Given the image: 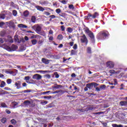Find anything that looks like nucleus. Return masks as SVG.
<instances>
[{
  "label": "nucleus",
  "instance_id": "obj_1",
  "mask_svg": "<svg viewBox=\"0 0 127 127\" xmlns=\"http://www.w3.org/2000/svg\"><path fill=\"white\" fill-rule=\"evenodd\" d=\"M110 35V34H109V32L108 31H100L97 35L96 37L97 39H99V40H101V39H105V38L108 37Z\"/></svg>",
  "mask_w": 127,
  "mask_h": 127
},
{
  "label": "nucleus",
  "instance_id": "obj_2",
  "mask_svg": "<svg viewBox=\"0 0 127 127\" xmlns=\"http://www.w3.org/2000/svg\"><path fill=\"white\" fill-rule=\"evenodd\" d=\"M85 33L88 35L89 37L90 38V41L92 43H95V36L94 35V33L90 31L89 28H87L85 30Z\"/></svg>",
  "mask_w": 127,
  "mask_h": 127
},
{
  "label": "nucleus",
  "instance_id": "obj_3",
  "mask_svg": "<svg viewBox=\"0 0 127 127\" xmlns=\"http://www.w3.org/2000/svg\"><path fill=\"white\" fill-rule=\"evenodd\" d=\"M97 16H99V13L95 12L93 15L89 13L87 16L84 17V18L86 20H91V19H94Z\"/></svg>",
  "mask_w": 127,
  "mask_h": 127
},
{
  "label": "nucleus",
  "instance_id": "obj_4",
  "mask_svg": "<svg viewBox=\"0 0 127 127\" xmlns=\"http://www.w3.org/2000/svg\"><path fill=\"white\" fill-rule=\"evenodd\" d=\"M32 29L35 30L38 34H40L41 33V29L42 28L41 27L40 25L39 24H36L34 25L32 27Z\"/></svg>",
  "mask_w": 127,
  "mask_h": 127
},
{
  "label": "nucleus",
  "instance_id": "obj_5",
  "mask_svg": "<svg viewBox=\"0 0 127 127\" xmlns=\"http://www.w3.org/2000/svg\"><path fill=\"white\" fill-rule=\"evenodd\" d=\"M80 41L81 43H85L86 46L88 45V42H89V41L88 40V39L87 38V37H86V35L83 34L81 36V38L80 39Z\"/></svg>",
  "mask_w": 127,
  "mask_h": 127
},
{
  "label": "nucleus",
  "instance_id": "obj_6",
  "mask_svg": "<svg viewBox=\"0 0 127 127\" xmlns=\"http://www.w3.org/2000/svg\"><path fill=\"white\" fill-rule=\"evenodd\" d=\"M51 61H52V60H48L45 58L42 59V62L44 63V64H45L46 65H48V64H49V63H50Z\"/></svg>",
  "mask_w": 127,
  "mask_h": 127
},
{
  "label": "nucleus",
  "instance_id": "obj_7",
  "mask_svg": "<svg viewBox=\"0 0 127 127\" xmlns=\"http://www.w3.org/2000/svg\"><path fill=\"white\" fill-rule=\"evenodd\" d=\"M106 65L108 67V68H110V69H112L115 67V64L112 62H108L106 63Z\"/></svg>",
  "mask_w": 127,
  "mask_h": 127
},
{
  "label": "nucleus",
  "instance_id": "obj_8",
  "mask_svg": "<svg viewBox=\"0 0 127 127\" xmlns=\"http://www.w3.org/2000/svg\"><path fill=\"white\" fill-rule=\"evenodd\" d=\"M32 78L35 80H41V79L42 78V76L40 74H35L33 76Z\"/></svg>",
  "mask_w": 127,
  "mask_h": 127
},
{
  "label": "nucleus",
  "instance_id": "obj_9",
  "mask_svg": "<svg viewBox=\"0 0 127 127\" xmlns=\"http://www.w3.org/2000/svg\"><path fill=\"white\" fill-rule=\"evenodd\" d=\"M15 85L17 87V89H20L21 88V82L18 81L17 82H15Z\"/></svg>",
  "mask_w": 127,
  "mask_h": 127
},
{
  "label": "nucleus",
  "instance_id": "obj_10",
  "mask_svg": "<svg viewBox=\"0 0 127 127\" xmlns=\"http://www.w3.org/2000/svg\"><path fill=\"white\" fill-rule=\"evenodd\" d=\"M37 10H39V11H44L45 10V9L43 8L42 6H40L39 5H37L35 6Z\"/></svg>",
  "mask_w": 127,
  "mask_h": 127
},
{
  "label": "nucleus",
  "instance_id": "obj_11",
  "mask_svg": "<svg viewBox=\"0 0 127 127\" xmlns=\"http://www.w3.org/2000/svg\"><path fill=\"white\" fill-rule=\"evenodd\" d=\"M120 105L123 107L125 106V107H127V101H121L120 102Z\"/></svg>",
  "mask_w": 127,
  "mask_h": 127
},
{
  "label": "nucleus",
  "instance_id": "obj_12",
  "mask_svg": "<svg viewBox=\"0 0 127 127\" xmlns=\"http://www.w3.org/2000/svg\"><path fill=\"white\" fill-rule=\"evenodd\" d=\"M93 83H90L89 84H86V87L88 88L89 90H92L93 89Z\"/></svg>",
  "mask_w": 127,
  "mask_h": 127
},
{
  "label": "nucleus",
  "instance_id": "obj_13",
  "mask_svg": "<svg viewBox=\"0 0 127 127\" xmlns=\"http://www.w3.org/2000/svg\"><path fill=\"white\" fill-rule=\"evenodd\" d=\"M24 80H25L26 83H28V84H29V83H31L30 80V76H25L24 77Z\"/></svg>",
  "mask_w": 127,
  "mask_h": 127
},
{
  "label": "nucleus",
  "instance_id": "obj_14",
  "mask_svg": "<svg viewBox=\"0 0 127 127\" xmlns=\"http://www.w3.org/2000/svg\"><path fill=\"white\" fill-rule=\"evenodd\" d=\"M9 25L11 26L13 28H15V25L14 24V22L12 21H9Z\"/></svg>",
  "mask_w": 127,
  "mask_h": 127
},
{
  "label": "nucleus",
  "instance_id": "obj_15",
  "mask_svg": "<svg viewBox=\"0 0 127 127\" xmlns=\"http://www.w3.org/2000/svg\"><path fill=\"white\" fill-rule=\"evenodd\" d=\"M18 105V103H17L16 102H12L11 106L12 107L13 109H15L16 108V106Z\"/></svg>",
  "mask_w": 127,
  "mask_h": 127
},
{
  "label": "nucleus",
  "instance_id": "obj_16",
  "mask_svg": "<svg viewBox=\"0 0 127 127\" xmlns=\"http://www.w3.org/2000/svg\"><path fill=\"white\" fill-rule=\"evenodd\" d=\"M18 27H19L20 28H27V26L24 24H19L18 25Z\"/></svg>",
  "mask_w": 127,
  "mask_h": 127
},
{
  "label": "nucleus",
  "instance_id": "obj_17",
  "mask_svg": "<svg viewBox=\"0 0 127 127\" xmlns=\"http://www.w3.org/2000/svg\"><path fill=\"white\" fill-rule=\"evenodd\" d=\"M23 104L25 106H29V105L31 104V102L29 100H25Z\"/></svg>",
  "mask_w": 127,
  "mask_h": 127
},
{
  "label": "nucleus",
  "instance_id": "obj_18",
  "mask_svg": "<svg viewBox=\"0 0 127 127\" xmlns=\"http://www.w3.org/2000/svg\"><path fill=\"white\" fill-rule=\"evenodd\" d=\"M24 16H25V17H27V16H28V15H29V11H28V10H25L23 13Z\"/></svg>",
  "mask_w": 127,
  "mask_h": 127
},
{
  "label": "nucleus",
  "instance_id": "obj_19",
  "mask_svg": "<svg viewBox=\"0 0 127 127\" xmlns=\"http://www.w3.org/2000/svg\"><path fill=\"white\" fill-rule=\"evenodd\" d=\"M3 92H0V95L2 96L3 95H8L9 94L8 92L4 90H2Z\"/></svg>",
  "mask_w": 127,
  "mask_h": 127
},
{
  "label": "nucleus",
  "instance_id": "obj_20",
  "mask_svg": "<svg viewBox=\"0 0 127 127\" xmlns=\"http://www.w3.org/2000/svg\"><path fill=\"white\" fill-rule=\"evenodd\" d=\"M73 28H71V27H68L67 29H66V31L67 32H69V33H72V32H73Z\"/></svg>",
  "mask_w": 127,
  "mask_h": 127
},
{
  "label": "nucleus",
  "instance_id": "obj_21",
  "mask_svg": "<svg viewBox=\"0 0 127 127\" xmlns=\"http://www.w3.org/2000/svg\"><path fill=\"white\" fill-rule=\"evenodd\" d=\"M63 87L62 85H58V84H55V85L54 86V89H59L60 88H62Z\"/></svg>",
  "mask_w": 127,
  "mask_h": 127
},
{
  "label": "nucleus",
  "instance_id": "obj_22",
  "mask_svg": "<svg viewBox=\"0 0 127 127\" xmlns=\"http://www.w3.org/2000/svg\"><path fill=\"white\" fill-rule=\"evenodd\" d=\"M87 53H88L89 54H91L92 53V48H91V47H87Z\"/></svg>",
  "mask_w": 127,
  "mask_h": 127
},
{
  "label": "nucleus",
  "instance_id": "obj_23",
  "mask_svg": "<svg viewBox=\"0 0 127 127\" xmlns=\"http://www.w3.org/2000/svg\"><path fill=\"white\" fill-rule=\"evenodd\" d=\"M31 21L32 22H33V23H35V22L36 21V17L35 16H32L31 19Z\"/></svg>",
  "mask_w": 127,
  "mask_h": 127
},
{
  "label": "nucleus",
  "instance_id": "obj_24",
  "mask_svg": "<svg viewBox=\"0 0 127 127\" xmlns=\"http://www.w3.org/2000/svg\"><path fill=\"white\" fill-rule=\"evenodd\" d=\"M7 121V120L5 118H2L1 119V122L2 124H5V123H6Z\"/></svg>",
  "mask_w": 127,
  "mask_h": 127
},
{
  "label": "nucleus",
  "instance_id": "obj_25",
  "mask_svg": "<svg viewBox=\"0 0 127 127\" xmlns=\"http://www.w3.org/2000/svg\"><path fill=\"white\" fill-rule=\"evenodd\" d=\"M11 49H12L13 51H14V50H16L17 49V46L12 45L11 47Z\"/></svg>",
  "mask_w": 127,
  "mask_h": 127
},
{
  "label": "nucleus",
  "instance_id": "obj_26",
  "mask_svg": "<svg viewBox=\"0 0 127 127\" xmlns=\"http://www.w3.org/2000/svg\"><path fill=\"white\" fill-rule=\"evenodd\" d=\"M31 43L33 45H35L37 44V40L33 39L31 40Z\"/></svg>",
  "mask_w": 127,
  "mask_h": 127
},
{
  "label": "nucleus",
  "instance_id": "obj_27",
  "mask_svg": "<svg viewBox=\"0 0 127 127\" xmlns=\"http://www.w3.org/2000/svg\"><path fill=\"white\" fill-rule=\"evenodd\" d=\"M5 86V82L2 81L0 84V88H3Z\"/></svg>",
  "mask_w": 127,
  "mask_h": 127
},
{
  "label": "nucleus",
  "instance_id": "obj_28",
  "mask_svg": "<svg viewBox=\"0 0 127 127\" xmlns=\"http://www.w3.org/2000/svg\"><path fill=\"white\" fill-rule=\"evenodd\" d=\"M5 18V14H0V19H4Z\"/></svg>",
  "mask_w": 127,
  "mask_h": 127
},
{
  "label": "nucleus",
  "instance_id": "obj_29",
  "mask_svg": "<svg viewBox=\"0 0 127 127\" xmlns=\"http://www.w3.org/2000/svg\"><path fill=\"white\" fill-rule=\"evenodd\" d=\"M76 51L74 50H72L71 51V52H70V55L72 56L73 55H76Z\"/></svg>",
  "mask_w": 127,
  "mask_h": 127
},
{
  "label": "nucleus",
  "instance_id": "obj_30",
  "mask_svg": "<svg viewBox=\"0 0 127 127\" xmlns=\"http://www.w3.org/2000/svg\"><path fill=\"white\" fill-rule=\"evenodd\" d=\"M32 91L31 90H25L21 92L20 93L22 94V93H30Z\"/></svg>",
  "mask_w": 127,
  "mask_h": 127
},
{
  "label": "nucleus",
  "instance_id": "obj_31",
  "mask_svg": "<svg viewBox=\"0 0 127 127\" xmlns=\"http://www.w3.org/2000/svg\"><path fill=\"white\" fill-rule=\"evenodd\" d=\"M112 127H124V126L122 125H118L117 124H112Z\"/></svg>",
  "mask_w": 127,
  "mask_h": 127
},
{
  "label": "nucleus",
  "instance_id": "obj_32",
  "mask_svg": "<svg viewBox=\"0 0 127 127\" xmlns=\"http://www.w3.org/2000/svg\"><path fill=\"white\" fill-rule=\"evenodd\" d=\"M12 14L14 16H16V15H17V11H16V10H13L12 11Z\"/></svg>",
  "mask_w": 127,
  "mask_h": 127
},
{
  "label": "nucleus",
  "instance_id": "obj_33",
  "mask_svg": "<svg viewBox=\"0 0 127 127\" xmlns=\"http://www.w3.org/2000/svg\"><path fill=\"white\" fill-rule=\"evenodd\" d=\"M11 82H12V80H11V79H7L6 80V83L8 85H9V84H11Z\"/></svg>",
  "mask_w": 127,
  "mask_h": 127
},
{
  "label": "nucleus",
  "instance_id": "obj_34",
  "mask_svg": "<svg viewBox=\"0 0 127 127\" xmlns=\"http://www.w3.org/2000/svg\"><path fill=\"white\" fill-rule=\"evenodd\" d=\"M58 39H59V40H62L63 39V36L61 34L59 35L58 36Z\"/></svg>",
  "mask_w": 127,
  "mask_h": 127
},
{
  "label": "nucleus",
  "instance_id": "obj_35",
  "mask_svg": "<svg viewBox=\"0 0 127 127\" xmlns=\"http://www.w3.org/2000/svg\"><path fill=\"white\" fill-rule=\"evenodd\" d=\"M109 73H110V74H117L118 72L115 71V70H109Z\"/></svg>",
  "mask_w": 127,
  "mask_h": 127
},
{
  "label": "nucleus",
  "instance_id": "obj_36",
  "mask_svg": "<svg viewBox=\"0 0 127 127\" xmlns=\"http://www.w3.org/2000/svg\"><path fill=\"white\" fill-rule=\"evenodd\" d=\"M54 75H55V78H56L57 79H58V78H59V74H58V72H54Z\"/></svg>",
  "mask_w": 127,
  "mask_h": 127
},
{
  "label": "nucleus",
  "instance_id": "obj_37",
  "mask_svg": "<svg viewBox=\"0 0 127 127\" xmlns=\"http://www.w3.org/2000/svg\"><path fill=\"white\" fill-rule=\"evenodd\" d=\"M11 123L12 124V125H15L16 124V121H15V120L14 119H12L11 121Z\"/></svg>",
  "mask_w": 127,
  "mask_h": 127
},
{
  "label": "nucleus",
  "instance_id": "obj_38",
  "mask_svg": "<svg viewBox=\"0 0 127 127\" xmlns=\"http://www.w3.org/2000/svg\"><path fill=\"white\" fill-rule=\"evenodd\" d=\"M68 8L70 9H74V8H75V7H74V5L73 4H70L68 5Z\"/></svg>",
  "mask_w": 127,
  "mask_h": 127
},
{
  "label": "nucleus",
  "instance_id": "obj_39",
  "mask_svg": "<svg viewBox=\"0 0 127 127\" xmlns=\"http://www.w3.org/2000/svg\"><path fill=\"white\" fill-rule=\"evenodd\" d=\"M3 55L4 56H7L8 57H12V56H13V55L7 53H5L3 54Z\"/></svg>",
  "mask_w": 127,
  "mask_h": 127
},
{
  "label": "nucleus",
  "instance_id": "obj_40",
  "mask_svg": "<svg viewBox=\"0 0 127 127\" xmlns=\"http://www.w3.org/2000/svg\"><path fill=\"white\" fill-rule=\"evenodd\" d=\"M0 36H1V37H3V36L5 35V32H3V31L1 32L0 33Z\"/></svg>",
  "mask_w": 127,
  "mask_h": 127
},
{
  "label": "nucleus",
  "instance_id": "obj_41",
  "mask_svg": "<svg viewBox=\"0 0 127 127\" xmlns=\"http://www.w3.org/2000/svg\"><path fill=\"white\" fill-rule=\"evenodd\" d=\"M56 12H57L58 14L61 12V9L60 8H58L56 10Z\"/></svg>",
  "mask_w": 127,
  "mask_h": 127
},
{
  "label": "nucleus",
  "instance_id": "obj_42",
  "mask_svg": "<svg viewBox=\"0 0 127 127\" xmlns=\"http://www.w3.org/2000/svg\"><path fill=\"white\" fill-rule=\"evenodd\" d=\"M61 29L62 31H65V26H64V25H62L61 26Z\"/></svg>",
  "mask_w": 127,
  "mask_h": 127
},
{
  "label": "nucleus",
  "instance_id": "obj_43",
  "mask_svg": "<svg viewBox=\"0 0 127 127\" xmlns=\"http://www.w3.org/2000/svg\"><path fill=\"white\" fill-rule=\"evenodd\" d=\"M67 1H68V0H67V1H66L65 0H62V1H61V2L62 3H63V4H66L67 3Z\"/></svg>",
  "mask_w": 127,
  "mask_h": 127
},
{
  "label": "nucleus",
  "instance_id": "obj_44",
  "mask_svg": "<svg viewBox=\"0 0 127 127\" xmlns=\"http://www.w3.org/2000/svg\"><path fill=\"white\" fill-rule=\"evenodd\" d=\"M59 93H60V94L63 95V94H64L65 93V91H63L62 89H60V90H59Z\"/></svg>",
  "mask_w": 127,
  "mask_h": 127
},
{
  "label": "nucleus",
  "instance_id": "obj_45",
  "mask_svg": "<svg viewBox=\"0 0 127 127\" xmlns=\"http://www.w3.org/2000/svg\"><path fill=\"white\" fill-rule=\"evenodd\" d=\"M73 49H74V50H77V49L78 48V46L76 44H75L73 47Z\"/></svg>",
  "mask_w": 127,
  "mask_h": 127
},
{
  "label": "nucleus",
  "instance_id": "obj_46",
  "mask_svg": "<svg viewBox=\"0 0 127 127\" xmlns=\"http://www.w3.org/2000/svg\"><path fill=\"white\" fill-rule=\"evenodd\" d=\"M47 58H49V59H50V58H52V57H54L53 55H47Z\"/></svg>",
  "mask_w": 127,
  "mask_h": 127
},
{
  "label": "nucleus",
  "instance_id": "obj_47",
  "mask_svg": "<svg viewBox=\"0 0 127 127\" xmlns=\"http://www.w3.org/2000/svg\"><path fill=\"white\" fill-rule=\"evenodd\" d=\"M4 24V22H0V27H1V28H2Z\"/></svg>",
  "mask_w": 127,
  "mask_h": 127
},
{
  "label": "nucleus",
  "instance_id": "obj_48",
  "mask_svg": "<svg viewBox=\"0 0 127 127\" xmlns=\"http://www.w3.org/2000/svg\"><path fill=\"white\" fill-rule=\"evenodd\" d=\"M4 90H5L6 91H10L11 90L9 87H5L3 88Z\"/></svg>",
  "mask_w": 127,
  "mask_h": 127
},
{
  "label": "nucleus",
  "instance_id": "obj_49",
  "mask_svg": "<svg viewBox=\"0 0 127 127\" xmlns=\"http://www.w3.org/2000/svg\"><path fill=\"white\" fill-rule=\"evenodd\" d=\"M30 83H29V84H34V83H35V82L34 81V80L33 79H30Z\"/></svg>",
  "mask_w": 127,
  "mask_h": 127
},
{
  "label": "nucleus",
  "instance_id": "obj_50",
  "mask_svg": "<svg viewBox=\"0 0 127 127\" xmlns=\"http://www.w3.org/2000/svg\"><path fill=\"white\" fill-rule=\"evenodd\" d=\"M114 85L116 86V85H118V81H117V79H114Z\"/></svg>",
  "mask_w": 127,
  "mask_h": 127
},
{
  "label": "nucleus",
  "instance_id": "obj_51",
  "mask_svg": "<svg viewBox=\"0 0 127 127\" xmlns=\"http://www.w3.org/2000/svg\"><path fill=\"white\" fill-rule=\"evenodd\" d=\"M106 88V86L104 84H102L100 86V89H105Z\"/></svg>",
  "mask_w": 127,
  "mask_h": 127
},
{
  "label": "nucleus",
  "instance_id": "obj_52",
  "mask_svg": "<svg viewBox=\"0 0 127 127\" xmlns=\"http://www.w3.org/2000/svg\"><path fill=\"white\" fill-rule=\"evenodd\" d=\"M1 107H2V108H5V107H6V105L5 104V103H1Z\"/></svg>",
  "mask_w": 127,
  "mask_h": 127
},
{
  "label": "nucleus",
  "instance_id": "obj_53",
  "mask_svg": "<svg viewBox=\"0 0 127 127\" xmlns=\"http://www.w3.org/2000/svg\"><path fill=\"white\" fill-rule=\"evenodd\" d=\"M93 83V86H94V87H97V86H98V84L97 83H95V82H91Z\"/></svg>",
  "mask_w": 127,
  "mask_h": 127
},
{
  "label": "nucleus",
  "instance_id": "obj_54",
  "mask_svg": "<svg viewBox=\"0 0 127 127\" xmlns=\"http://www.w3.org/2000/svg\"><path fill=\"white\" fill-rule=\"evenodd\" d=\"M49 17H51V18L52 19H54L55 18V17H56V16H55V15H50Z\"/></svg>",
  "mask_w": 127,
  "mask_h": 127
},
{
  "label": "nucleus",
  "instance_id": "obj_55",
  "mask_svg": "<svg viewBox=\"0 0 127 127\" xmlns=\"http://www.w3.org/2000/svg\"><path fill=\"white\" fill-rule=\"evenodd\" d=\"M5 112H6V114H8V115H9V114H10V113H11V112H10V111L7 110V109H6V110H5Z\"/></svg>",
  "mask_w": 127,
  "mask_h": 127
},
{
  "label": "nucleus",
  "instance_id": "obj_56",
  "mask_svg": "<svg viewBox=\"0 0 127 127\" xmlns=\"http://www.w3.org/2000/svg\"><path fill=\"white\" fill-rule=\"evenodd\" d=\"M4 42V41H3V39H2V38H0V43L2 44Z\"/></svg>",
  "mask_w": 127,
  "mask_h": 127
},
{
  "label": "nucleus",
  "instance_id": "obj_57",
  "mask_svg": "<svg viewBox=\"0 0 127 127\" xmlns=\"http://www.w3.org/2000/svg\"><path fill=\"white\" fill-rule=\"evenodd\" d=\"M41 104H44V105H46V104H48V101H44V102H42Z\"/></svg>",
  "mask_w": 127,
  "mask_h": 127
},
{
  "label": "nucleus",
  "instance_id": "obj_58",
  "mask_svg": "<svg viewBox=\"0 0 127 127\" xmlns=\"http://www.w3.org/2000/svg\"><path fill=\"white\" fill-rule=\"evenodd\" d=\"M95 90L97 91V92H100V91H101V89H100V88L98 87H96Z\"/></svg>",
  "mask_w": 127,
  "mask_h": 127
},
{
  "label": "nucleus",
  "instance_id": "obj_59",
  "mask_svg": "<svg viewBox=\"0 0 127 127\" xmlns=\"http://www.w3.org/2000/svg\"><path fill=\"white\" fill-rule=\"evenodd\" d=\"M49 34H53V31L52 29L50 30V31H49Z\"/></svg>",
  "mask_w": 127,
  "mask_h": 127
},
{
  "label": "nucleus",
  "instance_id": "obj_60",
  "mask_svg": "<svg viewBox=\"0 0 127 127\" xmlns=\"http://www.w3.org/2000/svg\"><path fill=\"white\" fill-rule=\"evenodd\" d=\"M70 46H73L74 45V43L73 42H70L69 43Z\"/></svg>",
  "mask_w": 127,
  "mask_h": 127
},
{
  "label": "nucleus",
  "instance_id": "obj_61",
  "mask_svg": "<svg viewBox=\"0 0 127 127\" xmlns=\"http://www.w3.org/2000/svg\"><path fill=\"white\" fill-rule=\"evenodd\" d=\"M27 85V84H26V83H25V82H23L22 83L23 87H26Z\"/></svg>",
  "mask_w": 127,
  "mask_h": 127
},
{
  "label": "nucleus",
  "instance_id": "obj_62",
  "mask_svg": "<svg viewBox=\"0 0 127 127\" xmlns=\"http://www.w3.org/2000/svg\"><path fill=\"white\" fill-rule=\"evenodd\" d=\"M49 40L52 41V40H53V37L52 36L50 37L49 38Z\"/></svg>",
  "mask_w": 127,
  "mask_h": 127
},
{
  "label": "nucleus",
  "instance_id": "obj_63",
  "mask_svg": "<svg viewBox=\"0 0 127 127\" xmlns=\"http://www.w3.org/2000/svg\"><path fill=\"white\" fill-rule=\"evenodd\" d=\"M71 76V77H73V78L76 77V74L74 73H72Z\"/></svg>",
  "mask_w": 127,
  "mask_h": 127
},
{
  "label": "nucleus",
  "instance_id": "obj_64",
  "mask_svg": "<svg viewBox=\"0 0 127 127\" xmlns=\"http://www.w3.org/2000/svg\"><path fill=\"white\" fill-rule=\"evenodd\" d=\"M45 14L47 15H50V13L49 12H45Z\"/></svg>",
  "mask_w": 127,
  "mask_h": 127
}]
</instances>
